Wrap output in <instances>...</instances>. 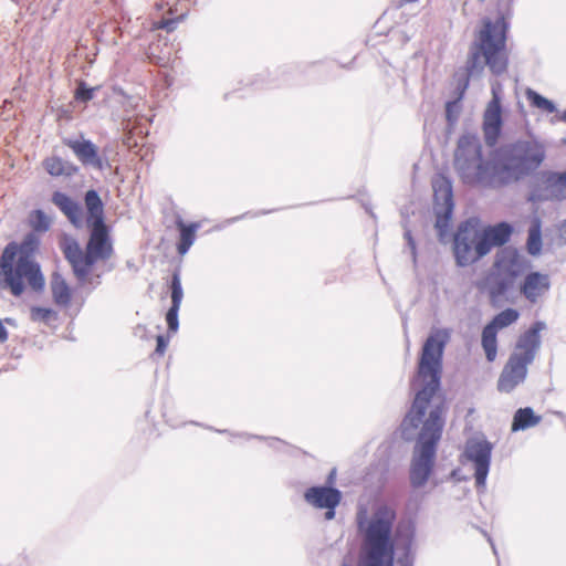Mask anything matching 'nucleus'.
<instances>
[{
    "label": "nucleus",
    "instance_id": "nucleus-30",
    "mask_svg": "<svg viewBox=\"0 0 566 566\" xmlns=\"http://www.w3.org/2000/svg\"><path fill=\"white\" fill-rule=\"evenodd\" d=\"M28 224L31 228L29 233H33L36 238H40L39 233L49 231L51 220L42 209H34L29 214Z\"/></svg>",
    "mask_w": 566,
    "mask_h": 566
},
{
    "label": "nucleus",
    "instance_id": "nucleus-25",
    "mask_svg": "<svg viewBox=\"0 0 566 566\" xmlns=\"http://www.w3.org/2000/svg\"><path fill=\"white\" fill-rule=\"evenodd\" d=\"M50 286L53 302L57 306L66 307L71 304L72 291L61 273L53 272Z\"/></svg>",
    "mask_w": 566,
    "mask_h": 566
},
{
    "label": "nucleus",
    "instance_id": "nucleus-31",
    "mask_svg": "<svg viewBox=\"0 0 566 566\" xmlns=\"http://www.w3.org/2000/svg\"><path fill=\"white\" fill-rule=\"evenodd\" d=\"M543 248V239L541 231V223L537 220L532 223L527 231L526 251L532 256L541 254Z\"/></svg>",
    "mask_w": 566,
    "mask_h": 566
},
{
    "label": "nucleus",
    "instance_id": "nucleus-53",
    "mask_svg": "<svg viewBox=\"0 0 566 566\" xmlns=\"http://www.w3.org/2000/svg\"><path fill=\"white\" fill-rule=\"evenodd\" d=\"M489 542H490V544L492 546V549H493L494 554H496V548H495V545L493 544L491 537H489Z\"/></svg>",
    "mask_w": 566,
    "mask_h": 566
},
{
    "label": "nucleus",
    "instance_id": "nucleus-47",
    "mask_svg": "<svg viewBox=\"0 0 566 566\" xmlns=\"http://www.w3.org/2000/svg\"><path fill=\"white\" fill-rule=\"evenodd\" d=\"M403 238H405L406 241H409L410 239H413L411 231L406 229L405 232H403Z\"/></svg>",
    "mask_w": 566,
    "mask_h": 566
},
{
    "label": "nucleus",
    "instance_id": "nucleus-4",
    "mask_svg": "<svg viewBox=\"0 0 566 566\" xmlns=\"http://www.w3.org/2000/svg\"><path fill=\"white\" fill-rule=\"evenodd\" d=\"M546 147L536 138H520L492 150L494 188L532 176L545 161Z\"/></svg>",
    "mask_w": 566,
    "mask_h": 566
},
{
    "label": "nucleus",
    "instance_id": "nucleus-22",
    "mask_svg": "<svg viewBox=\"0 0 566 566\" xmlns=\"http://www.w3.org/2000/svg\"><path fill=\"white\" fill-rule=\"evenodd\" d=\"M303 497L307 504L315 509L323 510V507L336 501H342L343 493L337 488L313 485L305 490Z\"/></svg>",
    "mask_w": 566,
    "mask_h": 566
},
{
    "label": "nucleus",
    "instance_id": "nucleus-37",
    "mask_svg": "<svg viewBox=\"0 0 566 566\" xmlns=\"http://www.w3.org/2000/svg\"><path fill=\"white\" fill-rule=\"evenodd\" d=\"M179 310L178 306H171L166 312V323H167V332L168 334H175L179 329Z\"/></svg>",
    "mask_w": 566,
    "mask_h": 566
},
{
    "label": "nucleus",
    "instance_id": "nucleus-54",
    "mask_svg": "<svg viewBox=\"0 0 566 566\" xmlns=\"http://www.w3.org/2000/svg\"><path fill=\"white\" fill-rule=\"evenodd\" d=\"M563 229H564V231H565V233H566V221H565V222H564V224H563Z\"/></svg>",
    "mask_w": 566,
    "mask_h": 566
},
{
    "label": "nucleus",
    "instance_id": "nucleus-7",
    "mask_svg": "<svg viewBox=\"0 0 566 566\" xmlns=\"http://www.w3.org/2000/svg\"><path fill=\"white\" fill-rule=\"evenodd\" d=\"M509 63L510 55L502 54L475 39L470 45L465 65L454 72V95L464 97L471 80L480 78L485 67L493 76H502L507 72Z\"/></svg>",
    "mask_w": 566,
    "mask_h": 566
},
{
    "label": "nucleus",
    "instance_id": "nucleus-39",
    "mask_svg": "<svg viewBox=\"0 0 566 566\" xmlns=\"http://www.w3.org/2000/svg\"><path fill=\"white\" fill-rule=\"evenodd\" d=\"M82 256L92 270L94 265L97 263V261L102 260V256H97V254L94 251L87 249L86 247L85 251L82 250Z\"/></svg>",
    "mask_w": 566,
    "mask_h": 566
},
{
    "label": "nucleus",
    "instance_id": "nucleus-36",
    "mask_svg": "<svg viewBox=\"0 0 566 566\" xmlns=\"http://www.w3.org/2000/svg\"><path fill=\"white\" fill-rule=\"evenodd\" d=\"M96 87H91L87 83L81 80L75 88L74 97L81 103H87L93 99Z\"/></svg>",
    "mask_w": 566,
    "mask_h": 566
},
{
    "label": "nucleus",
    "instance_id": "nucleus-32",
    "mask_svg": "<svg viewBox=\"0 0 566 566\" xmlns=\"http://www.w3.org/2000/svg\"><path fill=\"white\" fill-rule=\"evenodd\" d=\"M520 317V312L516 308L507 307L496 315L488 323V325L493 326L495 331L503 329L514 324Z\"/></svg>",
    "mask_w": 566,
    "mask_h": 566
},
{
    "label": "nucleus",
    "instance_id": "nucleus-18",
    "mask_svg": "<svg viewBox=\"0 0 566 566\" xmlns=\"http://www.w3.org/2000/svg\"><path fill=\"white\" fill-rule=\"evenodd\" d=\"M547 328L544 321H534L516 339L513 352H517L521 357L534 361L542 346L541 333Z\"/></svg>",
    "mask_w": 566,
    "mask_h": 566
},
{
    "label": "nucleus",
    "instance_id": "nucleus-43",
    "mask_svg": "<svg viewBox=\"0 0 566 566\" xmlns=\"http://www.w3.org/2000/svg\"><path fill=\"white\" fill-rule=\"evenodd\" d=\"M177 22L178 21L176 19L163 20L160 23V28L168 32H171L176 29Z\"/></svg>",
    "mask_w": 566,
    "mask_h": 566
},
{
    "label": "nucleus",
    "instance_id": "nucleus-1",
    "mask_svg": "<svg viewBox=\"0 0 566 566\" xmlns=\"http://www.w3.org/2000/svg\"><path fill=\"white\" fill-rule=\"evenodd\" d=\"M449 340L447 328L432 329L424 340L417 368V378L422 386L416 391L399 424L401 439L415 441L409 471L410 484L415 489L424 486L433 472L447 421L446 401H431L441 389L443 353Z\"/></svg>",
    "mask_w": 566,
    "mask_h": 566
},
{
    "label": "nucleus",
    "instance_id": "nucleus-17",
    "mask_svg": "<svg viewBox=\"0 0 566 566\" xmlns=\"http://www.w3.org/2000/svg\"><path fill=\"white\" fill-rule=\"evenodd\" d=\"M551 277L541 271H526L518 283V292L530 304H537L551 290Z\"/></svg>",
    "mask_w": 566,
    "mask_h": 566
},
{
    "label": "nucleus",
    "instance_id": "nucleus-20",
    "mask_svg": "<svg viewBox=\"0 0 566 566\" xmlns=\"http://www.w3.org/2000/svg\"><path fill=\"white\" fill-rule=\"evenodd\" d=\"M480 231L484 240L480 243L482 252L492 251L493 248L502 249L507 245L514 232V227L507 221H501L486 227L480 226Z\"/></svg>",
    "mask_w": 566,
    "mask_h": 566
},
{
    "label": "nucleus",
    "instance_id": "nucleus-28",
    "mask_svg": "<svg viewBox=\"0 0 566 566\" xmlns=\"http://www.w3.org/2000/svg\"><path fill=\"white\" fill-rule=\"evenodd\" d=\"M481 346L484 350L485 358L489 363H493L497 355V331L491 325H484L481 334Z\"/></svg>",
    "mask_w": 566,
    "mask_h": 566
},
{
    "label": "nucleus",
    "instance_id": "nucleus-34",
    "mask_svg": "<svg viewBox=\"0 0 566 566\" xmlns=\"http://www.w3.org/2000/svg\"><path fill=\"white\" fill-rule=\"evenodd\" d=\"M526 98L532 107L538 108L548 114L555 113L557 111L556 104L553 101L548 99L532 88H527Z\"/></svg>",
    "mask_w": 566,
    "mask_h": 566
},
{
    "label": "nucleus",
    "instance_id": "nucleus-51",
    "mask_svg": "<svg viewBox=\"0 0 566 566\" xmlns=\"http://www.w3.org/2000/svg\"><path fill=\"white\" fill-rule=\"evenodd\" d=\"M559 119L566 123V109L560 114Z\"/></svg>",
    "mask_w": 566,
    "mask_h": 566
},
{
    "label": "nucleus",
    "instance_id": "nucleus-24",
    "mask_svg": "<svg viewBox=\"0 0 566 566\" xmlns=\"http://www.w3.org/2000/svg\"><path fill=\"white\" fill-rule=\"evenodd\" d=\"M43 168L52 177L71 178L80 172L78 166L60 156H51L43 160Z\"/></svg>",
    "mask_w": 566,
    "mask_h": 566
},
{
    "label": "nucleus",
    "instance_id": "nucleus-14",
    "mask_svg": "<svg viewBox=\"0 0 566 566\" xmlns=\"http://www.w3.org/2000/svg\"><path fill=\"white\" fill-rule=\"evenodd\" d=\"M503 108L500 93L492 86V98L486 104L483 113L482 132L484 136V143L489 147H494L503 130Z\"/></svg>",
    "mask_w": 566,
    "mask_h": 566
},
{
    "label": "nucleus",
    "instance_id": "nucleus-11",
    "mask_svg": "<svg viewBox=\"0 0 566 566\" xmlns=\"http://www.w3.org/2000/svg\"><path fill=\"white\" fill-rule=\"evenodd\" d=\"M527 186V201L532 203L562 202L566 200L560 171H535Z\"/></svg>",
    "mask_w": 566,
    "mask_h": 566
},
{
    "label": "nucleus",
    "instance_id": "nucleus-46",
    "mask_svg": "<svg viewBox=\"0 0 566 566\" xmlns=\"http://www.w3.org/2000/svg\"><path fill=\"white\" fill-rule=\"evenodd\" d=\"M101 279H102V275L96 274L92 280H88V282H91L93 285L92 287L95 289L101 284Z\"/></svg>",
    "mask_w": 566,
    "mask_h": 566
},
{
    "label": "nucleus",
    "instance_id": "nucleus-35",
    "mask_svg": "<svg viewBox=\"0 0 566 566\" xmlns=\"http://www.w3.org/2000/svg\"><path fill=\"white\" fill-rule=\"evenodd\" d=\"M30 317L33 322L49 324L52 318H56V312L51 307L32 306Z\"/></svg>",
    "mask_w": 566,
    "mask_h": 566
},
{
    "label": "nucleus",
    "instance_id": "nucleus-41",
    "mask_svg": "<svg viewBox=\"0 0 566 566\" xmlns=\"http://www.w3.org/2000/svg\"><path fill=\"white\" fill-rule=\"evenodd\" d=\"M398 563L400 566H412L413 557L411 551H402V555L399 557Z\"/></svg>",
    "mask_w": 566,
    "mask_h": 566
},
{
    "label": "nucleus",
    "instance_id": "nucleus-16",
    "mask_svg": "<svg viewBox=\"0 0 566 566\" xmlns=\"http://www.w3.org/2000/svg\"><path fill=\"white\" fill-rule=\"evenodd\" d=\"M63 144L73 151L84 167L102 171L111 166L108 160L98 154V147L91 139L84 137L80 139L64 138Z\"/></svg>",
    "mask_w": 566,
    "mask_h": 566
},
{
    "label": "nucleus",
    "instance_id": "nucleus-26",
    "mask_svg": "<svg viewBox=\"0 0 566 566\" xmlns=\"http://www.w3.org/2000/svg\"><path fill=\"white\" fill-rule=\"evenodd\" d=\"M542 421V417L536 415L532 407L518 408L512 418L511 431H525L537 426Z\"/></svg>",
    "mask_w": 566,
    "mask_h": 566
},
{
    "label": "nucleus",
    "instance_id": "nucleus-23",
    "mask_svg": "<svg viewBox=\"0 0 566 566\" xmlns=\"http://www.w3.org/2000/svg\"><path fill=\"white\" fill-rule=\"evenodd\" d=\"M176 227L179 231L178 241L176 244L177 252L180 255H185L190 250L191 245L196 241V232L199 229V223L190 222L186 223L180 216L176 219Z\"/></svg>",
    "mask_w": 566,
    "mask_h": 566
},
{
    "label": "nucleus",
    "instance_id": "nucleus-2",
    "mask_svg": "<svg viewBox=\"0 0 566 566\" xmlns=\"http://www.w3.org/2000/svg\"><path fill=\"white\" fill-rule=\"evenodd\" d=\"M397 512L388 504L378 505L368 516L365 509L358 510L356 524L361 537L357 566H394L397 544L402 551H411L415 525L399 523L394 532Z\"/></svg>",
    "mask_w": 566,
    "mask_h": 566
},
{
    "label": "nucleus",
    "instance_id": "nucleus-27",
    "mask_svg": "<svg viewBox=\"0 0 566 566\" xmlns=\"http://www.w3.org/2000/svg\"><path fill=\"white\" fill-rule=\"evenodd\" d=\"M190 423L199 426V427H203L208 430H211V431H214L218 433H226V434H229L230 437H239V438H243L247 440H250V439L268 440L269 447L275 451H283V449H285L287 447V443L279 438H265L263 436L251 434V433H247V432H231L227 429H216L211 426H203L202 423H199L196 421H191Z\"/></svg>",
    "mask_w": 566,
    "mask_h": 566
},
{
    "label": "nucleus",
    "instance_id": "nucleus-12",
    "mask_svg": "<svg viewBox=\"0 0 566 566\" xmlns=\"http://www.w3.org/2000/svg\"><path fill=\"white\" fill-rule=\"evenodd\" d=\"M433 211L436 216L434 228L439 235H444L451 224L454 211L452 182L447 177H441L433 181Z\"/></svg>",
    "mask_w": 566,
    "mask_h": 566
},
{
    "label": "nucleus",
    "instance_id": "nucleus-29",
    "mask_svg": "<svg viewBox=\"0 0 566 566\" xmlns=\"http://www.w3.org/2000/svg\"><path fill=\"white\" fill-rule=\"evenodd\" d=\"M464 97L454 96L452 99L446 102L444 105V114H446V130L448 134H451L460 118L462 113V101Z\"/></svg>",
    "mask_w": 566,
    "mask_h": 566
},
{
    "label": "nucleus",
    "instance_id": "nucleus-50",
    "mask_svg": "<svg viewBox=\"0 0 566 566\" xmlns=\"http://www.w3.org/2000/svg\"><path fill=\"white\" fill-rule=\"evenodd\" d=\"M272 211H273V210H262V211H260V212H258V213H254V217L260 216V214H268V213H270V212H272Z\"/></svg>",
    "mask_w": 566,
    "mask_h": 566
},
{
    "label": "nucleus",
    "instance_id": "nucleus-33",
    "mask_svg": "<svg viewBox=\"0 0 566 566\" xmlns=\"http://www.w3.org/2000/svg\"><path fill=\"white\" fill-rule=\"evenodd\" d=\"M168 286H169L170 300H171L170 305L180 307L182 298H184L180 268L174 269Z\"/></svg>",
    "mask_w": 566,
    "mask_h": 566
},
{
    "label": "nucleus",
    "instance_id": "nucleus-10",
    "mask_svg": "<svg viewBox=\"0 0 566 566\" xmlns=\"http://www.w3.org/2000/svg\"><path fill=\"white\" fill-rule=\"evenodd\" d=\"M513 4L514 0H497L496 18H484L476 34V40L505 55H509L507 34L513 17Z\"/></svg>",
    "mask_w": 566,
    "mask_h": 566
},
{
    "label": "nucleus",
    "instance_id": "nucleus-9",
    "mask_svg": "<svg viewBox=\"0 0 566 566\" xmlns=\"http://www.w3.org/2000/svg\"><path fill=\"white\" fill-rule=\"evenodd\" d=\"M482 240L484 239L479 218L470 217L458 224L452 241V253L458 268L475 264L489 254V251L482 252L480 249Z\"/></svg>",
    "mask_w": 566,
    "mask_h": 566
},
{
    "label": "nucleus",
    "instance_id": "nucleus-6",
    "mask_svg": "<svg viewBox=\"0 0 566 566\" xmlns=\"http://www.w3.org/2000/svg\"><path fill=\"white\" fill-rule=\"evenodd\" d=\"M492 150L485 158L476 133L465 132L457 140L453 168L460 181L468 187L494 189Z\"/></svg>",
    "mask_w": 566,
    "mask_h": 566
},
{
    "label": "nucleus",
    "instance_id": "nucleus-5",
    "mask_svg": "<svg viewBox=\"0 0 566 566\" xmlns=\"http://www.w3.org/2000/svg\"><path fill=\"white\" fill-rule=\"evenodd\" d=\"M531 268L532 262L516 247L506 245L496 251L492 265L475 286L493 307H500L510 301L509 294Z\"/></svg>",
    "mask_w": 566,
    "mask_h": 566
},
{
    "label": "nucleus",
    "instance_id": "nucleus-38",
    "mask_svg": "<svg viewBox=\"0 0 566 566\" xmlns=\"http://www.w3.org/2000/svg\"><path fill=\"white\" fill-rule=\"evenodd\" d=\"M169 335H163L159 334L156 337V348L154 352V355L163 356L167 349V346L169 344Z\"/></svg>",
    "mask_w": 566,
    "mask_h": 566
},
{
    "label": "nucleus",
    "instance_id": "nucleus-42",
    "mask_svg": "<svg viewBox=\"0 0 566 566\" xmlns=\"http://www.w3.org/2000/svg\"><path fill=\"white\" fill-rule=\"evenodd\" d=\"M336 474H337L336 468H333L329 471V473L327 474L326 481L324 484H322V486L335 488L334 484L336 482Z\"/></svg>",
    "mask_w": 566,
    "mask_h": 566
},
{
    "label": "nucleus",
    "instance_id": "nucleus-19",
    "mask_svg": "<svg viewBox=\"0 0 566 566\" xmlns=\"http://www.w3.org/2000/svg\"><path fill=\"white\" fill-rule=\"evenodd\" d=\"M61 250L65 260L70 263L78 285L83 286L86 284L88 282V276L92 272V269L84 261L82 256V249L78 242L73 238H66L61 243Z\"/></svg>",
    "mask_w": 566,
    "mask_h": 566
},
{
    "label": "nucleus",
    "instance_id": "nucleus-49",
    "mask_svg": "<svg viewBox=\"0 0 566 566\" xmlns=\"http://www.w3.org/2000/svg\"><path fill=\"white\" fill-rule=\"evenodd\" d=\"M247 214H248V213H244V214L238 216V217H235V218H232V219L230 220V222H235V221H238V220H241V219H243Z\"/></svg>",
    "mask_w": 566,
    "mask_h": 566
},
{
    "label": "nucleus",
    "instance_id": "nucleus-48",
    "mask_svg": "<svg viewBox=\"0 0 566 566\" xmlns=\"http://www.w3.org/2000/svg\"><path fill=\"white\" fill-rule=\"evenodd\" d=\"M418 0H400L399 1V7H402L407 3H413V2H417Z\"/></svg>",
    "mask_w": 566,
    "mask_h": 566
},
{
    "label": "nucleus",
    "instance_id": "nucleus-13",
    "mask_svg": "<svg viewBox=\"0 0 566 566\" xmlns=\"http://www.w3.org/2000/svg\"><path fill=\"white\" fill-rule=\"evenodd\" d=\"M493 444L484 439H469L465 443L463 454L474 468V481L478 491H484L486 479L490 472Z\"/></svg>",
    "mask_w": 566,
    "mask_h": 566
},
{
    "label": "nucleus",
    "instance_id": "nucleus-44",
    "mask_svg": "<svg viewBox=\"0 0 566 566\" xmlns=\"http://www.w3.org/2000/svg\"><path fill=\"white\" fill-rule=\"evenodd\" d=\"M407 245L410 249L412 262H413V264H416L417 263V245H416L415 239H410L409 241H407Z\"/></svg>",
    "mask_w": 566,
    "mask_h": 566
},
{
    "label": "nucleus",
    "instance_id": "nucleus-52",
    "mask_svg": "<svg viewBox=\"0 0 566 566\" xmlns=\"http://www.w3.org/2000/svg\"><path fill=\"white\" fill-rule=\"evenodd\" d=\"M4 322H6L7 324H9V325H14V324H15L14 319H13V318H10V317L6 318V319H4Z\"/></svg>",
    "mask_w": 566,
    "mask_h": 566
},
{
    "label": "nucleus",
    "instance_id": "nucleus-8",
    "mask_svg": "<svg viewBox=\"0 0 566 566\" xmlns=\"http://www.w3.org/2000/svg\"><path fill=\"white\" fill-rule=\"evenodd\" d=\"M86 208V226L91 229L86 248L94 251L102 260H107L114 253L109 228L105 223L104 202L95 189H88L84 195Z\"/></svg>",
    "mask_w": 566,
    "mask_h": 566
},
{
    "label": "nucleus",
    "instance_id": "nucleus-3",
    "mask_svg": "<svg viewBox=\"0 0 566 566\" xmlns=\"http://www.w3.org/2000/svg\"><path fill=\"white\" fill-rule=\"evenodd\" d=\"M41 239L33 233L23 235L20 242L10 241L0 254V290L13 297H21L28 287L36 294L45 289L41 264L35 260Z\"/></svg>",
    "mask_w": 566,
    "mask_h": 566
},
{
    "label": "nucleus",
    "instance_id": "nucleus-40",
    "mask_svg": "<svg viewBox=\"0 0 566 566\" xmlns=\"http://www.w3.org/2000/svg\"><path fill=\"white\" fill-rule=\"evenodd\" d=\"M342 501H336L334 502L333 504L328 505V506H325L323 507V510H325V513H324V518L326 521H332L335 518L336 516V509L337 506L340 504Z\"/></svg>",
    "mask_w": 566,
    "mask_h": 566
},
{
    "label": "nucleus",
    "instance_id": "nucleus-15",
    "mask_svg": "<svg viewBox=\"0 0 566 566\" xmlns=\"http://www.w3.org/2000/svg\"><path fill=\"white\" fill-rule=\"evenodd\" d=\"M533 361L521 357L517 352H512L505 363L496 384L500 392L511 394L516 387L522 385L528 374V366Z\"/></svg>",
    "mask_w": 566,
    "mask_h": 566
},
{
    "label": "nucleus",
    "instance_id": "nucleus-45",
    "mask_svg": "<svg viewBox=\"0 0 566 566\" xmlns=\"http://www.w3.org/2000/svg\"><path fill=\"white\" fill-rule=\"evenodd\" d=\"M8 339V331L3 325V322L0 319V343H4Z\"/></svg>",
    "mask_w": 566,
    "mask_h": 566
},
{
    "label": "nucleus",
    "instance_id": "nucleus-21",
    "mask_svg": "<svg viewBox=\"0 0 566 566\" xmlns=\"http://www.w3.org/2000/svg\"><path fill=\"white\" fill-rule=\"evenodd\" d=\"M51 201L73 227L76 229L83 227V209L77 200L63 191L56 190L52 193Z\"/></svg>",
    "mask_w": 566,
    "mask_h": 566
}]
</instances>
